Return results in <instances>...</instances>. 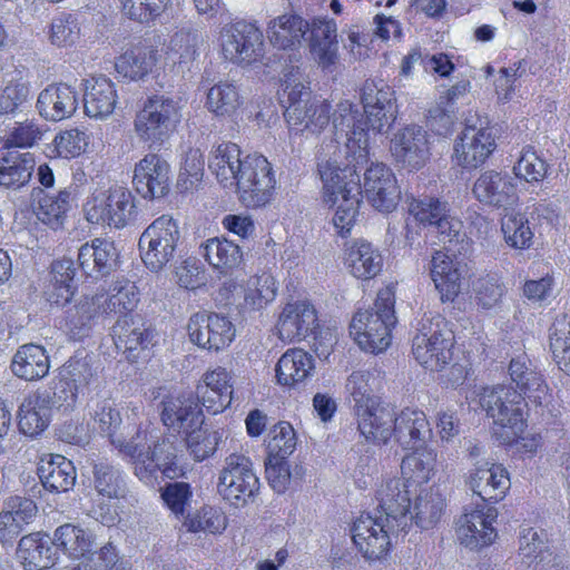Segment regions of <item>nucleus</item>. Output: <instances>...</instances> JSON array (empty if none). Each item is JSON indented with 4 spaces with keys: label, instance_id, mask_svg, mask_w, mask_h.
<instances>
[{
    "label": "nucleus",
    "instance_id": "1",
    "mask_svg": "<svg viewBox=\"0 0 570 570\" xmlns=\"http://www.w3.org/2000/svg\"><path fill=\"white\" fill-rule=\"evenodd\" d=\"M236 144L225 142L212 151L208 167L225 187H236L247 207H261L271 199L275 178L268 160L262 155L240 158Z\"/></svg>",
    "mask_w": 570,
    "mask_h": 570
},
{
    "label": "nucleus",
    "instance_id": "2",
    "mask_svg": "<svg viewBox=\"0 0 570 570\" xmlns=\"http://www.w3.org/2000/svg\"><path fill=\"white\" fill-rule=\"evenodd\" d=\"M363 164H357L347 158L344 167L335 161L320 163L318 173L324 184V199L326 203L337 205L333 217V225L337 233L345 237L350 233L358 215V206L362 196L360 171Z\"/></svg>",
    "mask_w": 570,
    "mask_h": 570
},
{
    "label": "nucleus",
    "instance_id": "3",
    "mask_svg": "<svg viewBox=\"0 0 570 570\" xmlns=\"http://www.w3.org/2000/svg\"><path fill=\"white\" fill-rule=\"evenodd\" d=\"M119 452L131 459L135 474L145 482H149L157 471L175 479L183 474L177 463V450L171 438L160 441L153 432L137 430L128 442L119 443Z\"/></svg>",
    "mask_w": 570,
    "mask_h": 570
},
{
    "label": "nucleus",
    "instance_id": "4",
    "mask_svg": "<svg viewBox=\"0 0 570 570\" xmlns=\"http://www.w3.org/2000/svg\"><path fill=\"white\" fill-rule=\"evenodd\" d=\"M395 296L390 287L379 291L372 307L357 311L350 324V334L358 346L377 354L391 344V330L396 324Z\"/></svg>",
    "mask_w": 570,
    "mask_h": 570
},
{
    "label": "nucleus",
    "instance_id": "5",
    "mask_svg": "<svg viewBox=\"0 0 570 570\" xmlns=\"http://www.w3.org/2000/svg\"><path fill=\"white\" fill-rule=\"evenodd\" d=\"M363 109L366 120L357 118L358 112L353 109L350 101L340 102L333 112L335 141L340 144L343 140L346 153L353 154L351 160L357 164L367 163L365 126L376 134L386 132L397 116L394 114L392 119H387V115L384 116V111L379 107Z\"/></svg>",
    "mask_w": 570,
    "mask_h": 570
},
{
    "label": "nucleus",
    "instance_id": "6",
    "mask_svg": "<svg viewBox=\"0 0 570 570\" xmlns=\"http://www.w3.org/2000/svg\"><path fill=\"white\" fill-rule=\"evenodd\" d=\"M479 404L493 423L502 428L505 441L519 438L527 426L524 397L517 389L505 385L483 387L479 394Z\"/></svg>",
    "mask_w": 570,
    "mask_h": 570
},
{
    "label": "nucleus",
    "instance_id": "7",
    "mask_svg": "<svg viewBox=\"0 0 570 570\" xmlns=\"http://www.w3.org/2000/svg\"><path fill=\"white\" fill-rule=\"evenodd\" d=\"M453 332L441 315L424 316L412 341L415 360L430 371H440L452 361Z\"/></svg>",
    "mask_w": 570,
    "mask_h": 570
},
{
    "label": "nucleus",
    "instance_id": "8",
    "mask_svg": "<svg viewBox=\"0 0 570 570\" xmlns=\"http://www.w3.org/2000/svg\"><path fill=\"white\" fill-rule=\"evenodd\" d=\"M180 118L177 101L165 96H154L137 112L134 122L135 132L150 149H157L175 131Z\"/></svg>",
    "mask_w": 570,
    "mask_h": 570
},
{
    "label": "nucleus",
    "instance_id": "9",
    "mask_svg": "<svg viewBox=\"0 0 570 570\" xmlns=\"http://www.w3.org/2000/svg\"><path fill=\"white\" fill-rule=\"evenodd\" d=\"M259 479L249 458L233 453L219 472L217 492L229 505L239 509L253 504L259 494Z\"/></svg>",
    "mask_w": 570,
    "mask_h": 570
},
{
    "label": "nucleus",
    "instance_id": "10",
    "mask_svg": "<svg viewBox=\"0 0 570 570\" xmlns=\"http://www.w3.org/2000/svg\"><path fill=\"white\" fill-rule=\"evenodd\" d=\"M181 240L177 222L167 215L156 218L140 235L139 250L145 265L158 272L170 263Z\"/></svg>",
    "mask_w": 570,
    "mask_h": 570
},
{
    "label": "nucleus",
    "instance_id": "11",
    "mask_svg": "<svg viewBox=\"0 0 570 570\" xmlns=\"http://www.w3.org/2000/svg\"><path fill=\"white\" fill-rule=\"evenodd\" d=\"M407 212L414 220L435 233L444 245L460 244L465 240L462 222L450 214L446 202L435 197L407 198Z\"/></svg>",
    "mask_w": 570,
    "mask_h": 570
},
{
    "label": "nucleus",
    "instance_id": "12",
    "mask_svg": "<svg viewBox=\"0 0 570 570\" xmlns=\"http://www.w3.org/2000/svg\"><path fill=\"white\" fill-rule=\"evenodd\" d=\"M135 198L124 188L116 187L94 195L83 205L86 219L91 224L122 228L134 216Z\"/></svg>",
    "mask_w": 570,
    "mask_h": 570
},
{
    "label": "nucleus",
    "instance_id": "13",
    "mask_svg": "<svg viewBox=\"0 0 570 570\" xmlns=\"http://www.w3.org/2000/svg\"><path fill=\"white\" fill-rule=\"evenodd\" d=\"M220 49L226 60L236 65H250L264 55L263 33L247 21L226 24L220 31Z\"/></svg>",
    "mask_w": 570,
    "mask_h": 570
},
{
    "label": "nucleus",
    "instance_id": "14",
    "mask_svg": "<svg viewBox=\"0 0 570 570\" xmlns=\"http://www.w3.org/2000/svg\"><path fill=\"white\" fill-rule=\"evenodd\" d=\"M400 530L403 529L385 521L383 515L361 514L353 523L352 539L365 559L380 560L389 552L390 534Z\"/></svg>",
    "mask_w": 570,
    "mask_h": 570
},
{
    "label": "nucleus",
    "instance_id": "15",
    "mask_svg": "<svg viewBox=\"0 0 570 570\" xmlns=\"http://www.w3.org/2000/svg\"><path fill=\"white\" fill-rule=\"evenodd\" d=\"M187 332L191 343L213 352L228 346L235 335L233 324L227 317L206 311L190 316Z\"/></svg>",
    "mask_w": 570,
    "mask_h": 570
},
{
    "label": "nucleus",
    "instance_id": "16",
    "mask_svg": "<svg viewBox=\"0 0 570 570\" xmlns=\"http://www.w3.org/2000/svg\"><path fill=\"white\" fill-rule=\"evenodd\" d=\"M429 137L428 131L417 125L397 130L390 147L394 160L410 171L423 168L431 156Z\"/></svg>",
    "mask_w": 570,
    "mask_h": 570
},
{
    "label": "nucleus",
    "instance_id": "17",
    "mask_svg": "<svg viewBox=\"0 0 570 570\" xmlns=\"http://www.w3.org/2000/svg\"><path fill=\"white\" fill-rule=\"evenodd\" d=\"M116 348L129 362H136L154 345V331L139 314L126 313L112 326Z\"/></svg>",
    "mask_w": 570,
    "mask_h": 570
},
{
    "label": "nucleus",
    "instance_id": "18",
    "mask_svg": "<svg viewBox=\"0 0 570 570\" xmlns=\"http://www.w3.org/2000/svg\"><path fill=\"white\" fill-rule=\"evenodd\" d=\"M495 147L493 128L466 125L455 141L453 158L459 166L475 169L484 164Z\"/></svg>",
    "mask_w": 570,
    "mask_h": 570
},
{
    "label": "nucleus",
    "instance_id": "19",
    "mask_svg": "<svg viewBox=\"0 0 570 570\" xmlns=\"http://www.w3.org/2000/svg\"><path fill=\"white\" fill-rule=\"evenodd\" d=\"M363 193L367 202L381 213L393 212L401 198L395 175L387 166L379 163L364 170Z\"/></svg>",
    "mask_w": 570,
    "mask_h": 570
},
{
    "label": "nucleus",
    "instance_id": "20",
    "mask_svg": "<svg viewBox=\"0 0 570 570\" xmlns=\"http://www.w3.org/2000/svg\"><path fill=\"white\" fill-rule=\"evenodd\" d=\"M132 184L146 199L166 196L170 186V166L158 154H147L135 165Z\"/></svg>",
    "mask_w": 570,
    "mask_h": 570
},
{
    "label": "nucleus",
    "instance_id": "21",
    "mask_svg": "<svg viewBox=\"0 0 570 570\" xmlns=\"http://www.w3.org/2000/svg\"><path fill=\"white\" fill-rule=\"evenodd\" d=\"M430 276L442 303H453L462 291L466 264L436 250L430 261Z\"/></svg>",
    "mask_w": 570,
    "mask_h": 570
},
{
    "label": "nucleus",
    "instance_id": "22",
    "mask_svg": "<svg viewBox=\"0 0 570 570\" xmlns=\"http://www.w3.org/2000/svg\"><path fill=\"white\" fill-rule=\"evenodd\" d=\"M498 511L493 507L474 509L464 513L458 521V539L461 544L471 550H478L491 544L497 538V530L493 522Z\"/></svg>",
    "mask_w": 570,
    "mask_h": 570
},
{
    "label": "nucleus",
    "instance_id": "23",
    "mask_svg": "<svg viewBox=\"0 0 570 570\" xmlns=\"http://www.w3.org/2000/svg\"><path fill=\"white\" fill-rule=\"evenodd\" d=\"M412 487V483L403 478L387 479L381 484L376 492V499L385 521L402 529L406 527V513L410 511Z\"/></svg>",
    "mask_w": 570,
    "mask_h": 570
},
{
    "label": "nucleus",
    "instance_id": "24",
    "mask_svg": "<svg viewBox=\"0 0 570 570\" xmlns=\"http://www.w3.org/2000/svg\"><path fill=\"white\" fill-rule=\"evenodd\" d=\"M118 256L114 242L95 238L79 248L78 265L87 277H105L117 268Z\"/></svg>",
    "mask_w": 570,
    "mask_h": 570
},
{
    "label": "nucleus",
    "instance_id": "25",
    "mask_svg": "<svg viewBox=\"0 0 570 570\" xmlns=\"http://www.w3.org/2000/svg\"><path fill=\"white\" fill-rule=\"evenodd\" d=\"M472 193L480 203L495 207L511 206L518 198L513 178L495 170L482 173L474 181Z\"/></svg>",
    "mask_w": 570,
    "mask_h": 570
},
{
    "label": "nucleus",
    "instance_id": "26",
    "mask_svg": "<svg viewBox=\"0 0 570 570\" xmlns=\"http://www.w3.org/2000/svg\"><path fill=\"white\" fill-rule=\"evenodd\" d=\"M357 419V429L367 441L386 443L393 433L395 413L390 406L377 401L358 405L354 411Z\"/></svg>",
    "mask_w": 570,
    "mask_h": 570
},
{
    "label": "nucleus",
    "instance_id": "27",
    "mask_svg": "<svg viewBox=\"0 0 570 570\" xmlns=\"http://www.w3.org/2000/svg\"><path fill=\"white\" fill-rule=\"evenodd\" d=\"M317 325L316 311L307 302L287 304L277 322V333L282 341L295 342L307 337Z\"/></svg>",
    "mask_w": 570,
    "mask_h": 570
},
{
    "label": "nucleus",
    "instance_id": "28",
    "mask_svg": "<svg viewBox=\"0 0 570 570\" xmlns=\"http://www.w3.org/2000/svg\"><path fill=\"white\" fill-rule=\"evenodd\" d=\"M161 421L169 429L187 434L204 423L198 402L191 396H169L161 402Z\"/></svg>",
    "mask_w": 570,
    "mask_h": 570
},
{
    "label": "nucleus",
    "instance_id": "29",
    "mask_svg": "<svg viewBox=\"0 0 570 570\" xmlns=\"http://www.w3.org/2000/svg\"><path fill=\"white\" fill-rule=\"evenodd\" d=\"M393 433L405 450H422L432 438V429L424 412L404 409L395 416Z\"/></svg>",
    "mask_w": 570,
    "mask_h": 570
},
{
    "label": "nucleus",
    "instance_id": "30",
    "mask_svg": "<svg viewBox=\"0 0 570 570\" xmlns=\"http://www.w3.org/2000/svg\"><path fill=\"white\" fill-rule=\"evenodd\" d=\"M17 556L26 570H47L58 560L55 542L47 534L31 533L20 539Z\"/></svg>",
    "mask_w": 570,
    "mask_h": 570
},
{
    "label": "nucleus",
    "instance_id": "31",
    "mask_svg": "<svg viewBox=\"0 0 570 570\" xmlns=\"http://www.w3.org/2000/svg\"><path fill=\"white\" fill-rule=\"evenodd\" d=\"M78 96L76 90L66 85H51L38 97L37 108L47 120L60 121L71 117L77 110Z\"/></svg>",
    "mask_w": 570,
    "mask_h": 570
},
{
    "label": "nucleus",
    "instance_id": "32",
    "mask_svg": "<svg viewBox=\"0 0 570 570\" xmlns=\"http://www.w3.org/2000/svg\"><path fill=\"white\" fill-rule=\"evenodd\" d=\"M509 375L515 383L518 393L528 397L534 405H542L548 396V386L542 375L537 372L525 355L512 358L509 364Z\"/></svg>",
    "mask_w": 570,
    "mask_h": 570
},
{
    "label": "nucleus",
    "instance_id": "33",
    "mask_svg": "<svg viewBox=\"0 0 570 570\" xmlns=\"http://www.w3.org/2000/svg\"><path fill=\"white\" fill-rule=\"evenodd\" d=\"M36 161L29 151L0 147V186L18 189L29 183Z\"/></svg>",
    "mask_w": 570,
    "mask_h": 570
},
{
    "label": "nucleus",
    "instance_id": "34",
    "mask_svg": "<svg viewBox=\"0 0 570 570\" xmlns=\"http://www.w3.org/2000/svg\"><path fill=\"white\" fill-rule=\"evenodd\" d=\"M469 485L484 502H498L504 498L510 488V479L504 468L495 464L488 466L487 463L474 469L470 475Z\"/></svg>",
    "mask_w": 570,
    "mask_h": 570
},
{
    "label": "nucleus",
    "instance_id": "35",
    "mask_svg": "<svg viewBox=\"0 0 570 570\" xmlns=\"http://www.w3.org/2000/svg\"><path fill=\"white\" fill-rule=\"evenodd\" d=\"M38 476L47 491L65 493L75 487L77 473L70 460L59 454H50L41 459Z\"/></svg>",
    "mask_w": 570,
    "mask_h": 570
},
{
    "label": "nucleus",
    "instance_id": "36",
    "mask_svg": "<svg viewBox=\"0 0 570 570\" xmlns=\"http://www.w3.org/2000/svg\"><path fill=\"white\" fill-rule=\"evenodd\" d=\"M344 262L350 273L360 279L375 277L383 266L380 252L364 240L353 242L345 247Z\"/></svg>",
    "mask_w": 570,
    "mask_h": 570
},
{
    "label": "nucleus",
    "instance_id": "37",
    "mask_svg": "<svg viewBox=\"0 0 570 570\" xmlns=\"http://www.w3.org/2000/svg\"><path fill=\"white\" fill-rule=\"evenodd\" d=\"M276 292V282L271 274L254 275L239 287L243 301L237 303V308L243 315L261 311L275 299Z\"/></svg>",
    "mask_w": 570,
    "mask_h": 570
},
{
    "label": "nucleus",
    "instance_id": "38",
    "mask_svg": "<svg viewBox=\"0 0 570 570\" xmlns=\"http://www.w3.org/2000/svg\"><path fill=\"white\" fill-rule=\"evenodd\" d=\"M117 102L114 83L106 77L86 81L83 95L85 112L90 118H105L112 114Z\"/></svg>",
    "mask_w": 570,
    "mask_h": 570
},
{
    "label": "nucleus",
    "instance_id": "39",
    "mask_svg": "<svg viewBox=\"0 0 570 570\" xmlns=\"http://www.w3.org/2000/svg\"><path fill=\"white\" fill-rule=\"evenodd\" d=\"M12 373L24 381H37L49 372V356L46 350L37 344L20 346L11 361Z\"/></svg>",
    "mask_w": 570,
    "mask_h": 570
},
{
    "label": "nucleus",
    "instance_id": "40",
    "mask_svg": "<svg viewBox=\"0 0 570 570\" xmlns=\"http://www.w3.org/2000/svg\"><path fill=\"white\" fill-rule=\"evenodd\" d=\"M76 267L70 258L55 261L51 264L50 282L45 295L50 304L65 306L69 303L76 289Z\"/></svg>",
    "mask_w": 570,
    "mask_h": 570
},
{
    "label": "nucleus",
    "instance_id": "41",
    "mask_svg": "<svg viewBox=\"0 0 570 570\" xmlns=\"http://www.w3.org/2000/svg\"><path fill=\"white\" fill-rule=\"evenodd\" d=\"M314 371V360L302 348L286 351L276 364V379L283 386H296L308 379Z\"/></svg>",
    "mask_w": 570,
    "mask_h": 570
},
{
    "label": "nucleus",
    "instance_id": "42",
    "mask_svg": "<svg viewBox=\"0 0 570 570\" xmlns=\"http://www.w3.org/2000/svg\"><path fill=\"white\" fill-rule=\"evenodd\" d=\"M200 254L215 269L228 274L243 262L240 247L232 240L213 237L200 245Z\"/></svg>",
    "mask_w": 570,
    "mask_h": 570
},
{
    "label": "nucleus",
    "instance_id": "43",
    "mask_svg": "<svg viewBox=\"0 0 570 570\" xmlns=\"http://www.w3.org/2000/svg\"><path fill=\"white\" fill-rule=\"evenodd\" d=\"M309 23L298 16H281L269 22L267 35L271 43L278 49L293 48L302 42Z\"/></svg>",
    "mask_w": 570,
    "mask_h": 570
},
{
    "label": "nucleus",
    "instance_id": "44",
    "mask_svg": "<svg viewBox=\"0 0 570 570\" xmlns=\"http://www.w3.org/2000/svg\"><path fill=\"white\" fill-rule=\"evenodd\" d=\"M73 188L61 189L58 195H50L43 190L37 193L38 205L35 207L36 215L43 224L56 229L62 225L66 213L73 199Z\"/></svg>",
    "mask_w": 570,
    "mask_h": 570
},
{
    "label": "nucleus",
    "instance_id": "45",
    "mask_svg": "<svg viewBox=\"0 0 570 570\" xmlns=\"http://www.w3.org/2000/svg\"><path fill=\"white\" fill-rule=\"evenodd\" d=\"M445 509V499L439 489H424L415 498L411 520L423 529H433L441 520Z\"/></svg>",
    "mask_w": 570,
    "mask_h": 570
},
{
    "label": "nucleus",
    "instance_id": "46",
    "mask_svg": "<svg viewBox=\"0 0 570 570\" xmlns=\"http://www.w3.org/2000/svg\"><path fill=\"white\" fill-rule=\"evenodd\" d=\"M90 415L97 425V429L106 434L110 442L119 450L120 442H128L126 438L129 435L124 432L117 435L122 419L116 403L111 399L91 400Z\"/></svg>",
    "mask_w": 570,
    "mask_h": 570
},
{
    "label": "nucleus",
    "instance_id": "47",
    "mask_svg": "<svg viewBox=\"0 0 570 570\" xmlns=\"http://www.w3.org/2000/svg\"><path fill=\"white\" fill-rule=\"evenodd\" d=\"M92 485L99 495L109 500L125 498L128 491L124 472L106 461L94 463Z\"/></svg>",
    "mask_w": 570,
    "mask_h": 570
},
{
    "label": "nucleus",
    "instance_id": "48",
    "mask_svg": "<svg viewBox=\"0 0 570 570\" xmlns=\"http://www.w3.org/2000/svg\"><path fill=\"white\" fill-rule=\"evenodd\" d=\"M284 116L289 125L304 126L305 129L318 132L328 125L331 105L325 99L314 97L307 105L292 108Z\"/></svg>",
    "mask_w": 570,
    "mask_h": 570
},
{
    "label": "nucleus",
    "instance_id": "49",
    "mask_svg": "<svg viewBox=\"0 0 570 570\" xmlns=\"http://www.w3.org/2000/svg\"><path fill=\"white\" fill-rule=\"evenodd\" d=\"M102 299L104 294L85 297L68 312L67 325L73 336L87 335L94 320L104 312Z\"/></svg>",
    "mask_w": 570,
    "mask_h": 570
},
{
    "label": "nucleus",
    "instance_id": "50",
    "mask_svg": "<svg viewBox=\"0 0 570 570\" xmlns=\"http://www.w3.org/2000/svg\"><path fill=\"white\" fill-rule=\"evenodd\" d=\"M412 451L402 460V478L411 482L412 485L428 482L434 473L436 454L432 450H428L426 445L422 450Z\"/></svg>",
    "mask_w": 570,
    "mask_h": 570
},
{
    "label": "nucleus",
    "instance_id": "51",
    "mask_svg": "<svg viewBox=\"0 0 570 570\" xmlns=\"http://www.w3.org/2000/svg\"><path fill=\"white\" fill-rule=\"evenodd\" d=\"M550 350L559 368L570 374V318L558 316L549 330Z\"/></svg>",
    "mask_w": 570,
    "mask_h": 570
},
{
    "label": "nucleus",
    "instance_id": "52",
    "mask_svg": "<svg viewBox=\"0 0 570 570\" xmlns=\"http://www.w3.org/2000/svg\"><path fill=\"white\" fill-rule=\"evenodd\" d=\"M19 430L28 436L40 434L49 422L48 409L41 405L39 396H29L19 407Z\"/></svg>",
    "mask_w": 570,
    "mask_h": 570
},
{
    "label": "nucleus",
    "instance_id": "53",
    "mask_svg": "<svg viewBox=\"0 0 570 570\" xmlns=\"http://www.w3.org/2000/svg\"><path fill=\"white\" fill-rule=\"evenodd\" d=\"M361 101L363 108H375L383 110L387 119L397 114V105L394 90L384 85L383 81L366 80L362 87Z\"/></svg>",
    "mask_w": 570,
    "mask_h": 570
},
{
    "label": "nucleus",
    "instance_id": "54",
    "mask_svg": "<svg viewBox=\"0 0 570 570\" xmlns=\"http://www.w3.org/2000/svg\"><path fill=\"white\" fill-rule=\"evenodd\" d=\"M52 542H55L57 549L60 548L70 558L78 560L91 547L90 538L86 531L69 523L56 529Z\"/></svg>",
    "mask_w": 570,
    "mask_h": 570
},
{
    "label": "nucleus",
    "instance_id": "55",
    "mask_svg": "<svg viewBox=\"0 0 570 570\" xmlns=\"http://www.w3.org/2000/svg\"><path fill=\"white\" fill-rule=\"evenodd\" d=\"M76 570H130L129 563L120 559L116 548L108 543L101 547L98 551H90L83 553L78 561Z\"/></svg>",
    "mask_w": 570,
    "mask_h": 570
},
{
    "label": "nucleus",
    "instance_id": "56",
    "mask_svg": "<svg viewBox=\"0 0 570 570\" xmlns=\"http://www.w3.org/2000/svg\"><path fill=\"white\" fill-rule=\"evenodd\" d=\"M501 229L507 244L511 247L518 249L530 247L533 233L524 215L519 213H505L502 217Z\"/></svg>",
    "mask_w": 570,
    "mask_h": 570
},
{
    "label": "nucleus",
    "instance_id": "57",
    "mask_svg": "<svg viewBox=\"0 0 570 570\" xmlns=\"http://www.w3.org/2000/svg\"><path fill=\"white\" fill-rule=\"evenodd\" d=\"M184 527L189 532L222 533L227 527V518L216 508L203 507L185 519Z\"/></svg>",
    "mask_w": 570,
    "mask_h": 570
},
{
    "label": "nucleus",
    "instance_id": "58",
    "mask_svg": "<svg viewBox=\"0 0 570 570\" xmlns=\"http://www.w3.org/2000/svg\"><path fill=\"white\" fill-rule=\"evenodd\" d=\"M519 556L522 559V563L528 568L533 566V570H537L546 557L551 556L547 550L542 532L532 528L523 529L520 535Z\"/></svg>",
    "mask_w": 570,
    "mask_h": 570
},
{
    "label": "nucleus",
    "instance_id": "59",
    "mask_svg": "<svg viewBox=\"0 0 570 570\" xmlns=\"http://www.w3.org/2000/svg\"><path fill=\"white\" fill-rule=\"evenodd\" d=\"M119 75L130 80L142 79L151 69L148 52L142 48H134L122 53L115 63Z\"/></svg>",
    "mask_w": 570,
    "mask_h": 570
},
{
    "label": "nucleus",
    "instance_id": "60",
    "mask_svg": "<svg viewBox=\"0 0 570 570\" xmlns=\"http://www.w3.org/2000/svg\"><path fill=\"white\" fill-rule=\"evenodd\" d=\"M208 108L218 116H230L239 106V95L232 83L220 82L207 94Z\"/></svg>",
    "mask_w": 570,
    "mask_h": 570
},
{
    "label": "nucleus",
    "instance_id": "61",
    "mask_svg": "<svg viewBox=\"0 0 570 570\" xmlns=\"http://www.w3.org/2000/svg\"><path fill=\"white\" fill-rule=\"evenodd\" d=\"M111 291L112 293L109 297L104 295L102 305L105 313L131 312L136 307L139 295L131 282H118Z\"/></svg>",
    "mask_w": 570,
    "mask_h": 570
},
{
    "label": "nucleus",
    "instance_id": "62",
    "mask_svg": "<svg viewBox=\"0 0 570 570\" xmlns=\"http://www.w3.org/2000/svg\"><path fill=\"white\" fill-rule=\"evenodd\" d=\"M473 292L478 305L484 309H490L499 305L504 295L505 287L498 275L487 274L480 276L473 283Z\"/></svg>",
    "mask_w": 570,
    "mask_h": 570
},
{
    "label": "nucleus",
    "instance_id": "63",
    "mask_svg": "<svg viewBox=\"0 0 570 570\" xmlns=\"http://www.w3.org/2000/svg\"><path fill=\"white\" fill-rule=\"evenodd\" d=\"M296 448V435L288 422H278L269 431L268 455L287 458Z\"/></svg>",
    "mask_w": 570,
    "mask_h": 570
},
{
    "label": "nucleus",
    "instance_id": "64",
    "mask_svg": "<svg viewBox=\"0 0 570 570\" xmlns=\"http://www.w3.org/2000/svg\"><path fill=\"white\" fill-rule=\"evenodd\" d=\"M513 170L518 177L524 178L528 183H538L546 177L548 167L532 147H527L523 149Z\"/></svg>",
    "mask_w": 570,
    "mask_h": 570
}]
</instances>
